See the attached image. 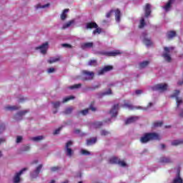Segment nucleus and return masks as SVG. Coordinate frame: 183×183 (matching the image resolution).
Segmentation results:
<instances>
[{
    "mask_svg": "<svg viewBox=\"0 0 183 183\" xmlns=\"http://www.w3.org/2000/svg\"><path fill=\"white\" fill-rule=\"evenodd\" d=\"M152 139H160L159 136L157 133H146L140 139L142 144H147Z\"/></svg>",
    "mask_w": 183,
    "mask_h": 183,
    "instance_id": "nucleus-1",
    "label": "nucleus"
},
{
    "mask_svg": "<svg viewBox=\"0 0 183 183\" xmlns=\"http://www.w3.org/2000/svg\"><path fill=\"white\" fill-rule=\"evenodd\" d=\"M92 28H96V29L93 31L94 35H97V34H101L102 31L100 28H98V24H97L95 22H91L86 24L87 29H92Z\"/></svg>",
    "mask_w": 183,
    "mask_h": 183,
    "instance_id": "nucleus-2",
    "label": "nucleus"
},
{
    "mask_svg": "<svg viewBox=\"0 0 183 183\" xmlns=\"http://www.w3.org/2000/svg\"><path fill=\"white\" fill-rule=\"evenodd\" d=\"M174 51V47H164V53L163 54V57L167 62H171V56L169 54Z\"/></svg>",
    "mask_w": 183,
    "mask_h": 183,
    "instance_id": "nucleus-3",
    "label": "nucleus"
},
{
    "mask_svg": "<svg viewBox=\"0 0 183 183\" xmlns=\"http://www.w3.org/2000/svg\"><path fill=\"white\" fill-rule=\"evenodd\" d=\"M167 89H168V84H159L153 87V91H160L161 92H164Z\"/></svg>",
    "mask_w": 183,
    "mask_h": 183,
    "instance_id": "nucleus-4",
    "label": "nucleus"
},
{
    "mask_svg": "<svg viewBox=\"0 0 183 183\" xmlns=\"http://www.w3.org/2000/svg\"><path fill=\"white\" fill-rule=\"evenodd\" d=\"M110 164H118L121 167H127V163L124 161L119 160L118 157H112L109 160Z\"/></svg>",
    "mask_w": 183,
    "mask_h": 183,
    "instance_id": "nucleus-5",
    "label": "nucleus"
},
{
    "mask_svg": "<svg viewBox=\"0 0 183 183\" xmlns=\"http://www.w3.org/2000/svg\"><path fill=\"white\" fill-rule=\"evenodd\" d=\"M27 170H28L27 168H24L21 169L19 172L16 173L13 179L14 183H19V181H21V175H22L24 172H25V171H27Z\"/></svg>",
    "mask_w": 183,
    "mask_h": 183,
    "instance_id": "nucleus-6",
    "label": "nucleus"
},
{
    "mask_svg": "<svg viewBox=\"0 0 183 183\" xmlns=\"http://www.w3.org/2000/svg\"><path fill=\"white\" fill-rule=\"evenodd\" d=\"M72 142L69 141L66 144V154L67 157H72V154H74V152L71 149V147H72Z\"/></svg>",
    "mask_w": 183,
    "mask_h": 183,
    "instance_id": "nucleus-7",
    "label": "nucleus"
},
{
    "mask_svg": "<svg viewBox=\"0 0 183 183\" xmlns=\"http://www.w3.org/2000/svg\"><path fill=\"white\" fill-rule=\"evenodd\" d=\"M178 95H179V90H176L172 95V98H176L177 107L182 104V99L181 97H178Z\"/></svg>",
    "mask_w": 183,
    "mask_h": 183,
    "instance_id": "nucleus-8",
    "label": "nucleus"
},
{
    "mask_svg": "<svg viewBox=\"0 0 183 183\" xmlns=\"http://www.w3.org/2000/svg\"><path fill=\"white\" fill-rule=\"evenodd\" d=\"M124 107H127V108H129V109H144V110H147V109H148V108H149V107H152V103H149V106L147 107H144V108H142V107H134L131 104H125Z\"/></svg>",
    "mask_w": 183,
    "mask_h": 183,
    "instance_id": "nucleus-9",
    "label": "nucleus"
},
{
    "mask_svg": "<svg viewBox=\"0 0 183 183\" xmlns=\"http://www.w3.org/2000/svg\"><path fill=\"white\" fill-rule=\"evenodd\" d=\"M42 169V164H39L34 171L31 173V178H36Z\"/></svg>",
    "mask_w": 183,
    "mask_h": 183,
    "instance_id": "nucleus-10",
    "label": "nucleus"
},
{
    "mask_svg": "<svg viewBox=\"0 0 183 183\" xmlns=\"http://www.w3.org/2000/svg\"><path fill=\"white\" fill-rule=\"evenodd\" d=\"M83 75L86 80L93 79H94V72L89 71L86 70L83 71Z\"/></svg>",
    "mask_w": 183,
    "mask_h": 183,
    "instance_id": "nucleus-11",
    "label": "nucleus"
},
{
    "mask_svg": "<svg viewBox=\"0 0 183 183\" xmlns=\"http://www.w3.org/2000/svg\"><path fill=\"white\" fill-rule=\"evenodd\" d=\"M36 49H40L41 54H46V51H48V42H45L41 46L36 47Z\"/></svg>",
    "mask_w": 183,
    "mask_h": 183,
    "instance_id": "nucleus-12",
    "label": "nucleus"
},
{
    "mask_svg": "<svg viewBox=\"0 0 183 183\" xmlns=\"http://www.w3.org/2000/svg\"><path fill=\"white\" fill-rule=\"evenodd\" d=\"M119 108V104H116L110 110L109 114H110L112 117H117V115L118 114Z\"/></svg>",
    "mask_w": 183,
    "mask_h": 183,
    "instance_id": "nucleus-13",
    "label": "nucleus"
},
{
    "mask_svg": "<svg viewBox=\"0 0 183 183\" xmlns=\"http://www.w3.org/2000/svg\"><path fill=\"white\" fill-rule=\"evenodd\" d=\"M142 38L143 39L144 44H146V46H151L152 45V41L151 39L147 38V34L143 33Z\"/></svg>",
    "mask_w": 183,
    "mask_h": 183,
    "instance_id": "nucleus-14",
    "label": "nucleus"
},
{
    "mask_svg": "<svg viewBox=\"0 0 183 183\" xmlns=\"http://www.w3.org/2000/svg\"><path fill=\"white\" fill-rule=\"evenodd\" d=\"M144 16H146V18H148L149 16V15H151V4H147L145 7H144Z\"/></svg>",
    "mask_w": 183,
    "mask_h": 183,
    "instance_id": "nucleus-15",
    "label": "nucleus"
},
{
    "mask_svg": "<svg viewBox=\"0 0 183 183\" xmlns=\"http://www.w3.org/2000/svg\"><path fill=\"white\" fill-rule=\"evenodd\" d=\"M112 69H113L112 66H106L102 70H100L99 71V75H104V74H105V72L112 71Z\"/></svg>",
    "mask_w": 183,
    "mask_h": 183,
    "instance_id": "nucleus-16",
    "label": "nucleus"
},
{
    "mask_svg": "<svg viewBox=\"0 0 183 183\" xmlns=\"http://www.w3.org/2000/svg\"><path fill=\"white\" fill-rule=\"evenodd\" d=\"M138 119H139V117H132L126 120L125 124L126 125L134 124V122H136V121H138Z\"/></svg>",
    "mask_w": 183,
    "mask_h": 183,
    "instance_id": "nucleus-17",
    "label": "nucleus"
},
{
    "mask_svg": "<svg viewBox=\"0 0 183 183\" xmlns=\"http://www.w3.org/2000/svg\"><path fill=\"white\" fill-rule=\"evenodd\" d=\"M69 12V10L68 9H66L63 11V12L60 16L61 21H65V19H66Z\"/></svg>",
    "mask_w": 183,
    "mask_h": 183,
    "instance_id": "nucleus-18",
    "label": "nucleus"
},
{
    "mask_svg": "<svg viewBox=\"0 0 183 183\" xmlns=\"http://www.w3.org/2000/svg\"><path fill=\"white\" fill-rule=\"evenodd\" d=\"M92 46H94V43L92 42H87L81 44L82 49H88L92 48Z\"/></svg>",
    "mask_w": 183,
    "mask_h": 183,
    "instance_id": "nucleus-19",
    "label": "nucleus"
},
{
    "mask_svg": "<svg viewBox=\"0 0 183 183\" xmlns=\"http://www.w3.org/2000/svg\"><path fill=\"white\" fill-rule=\"evenodd\" d=\"M114 12L116 21L117 22H119V21H121V11H119V9H117L114 11Z\"/></svg>",
    "mask_w": 183,
    "mask_h": 183,
    "instance_id": "nucleus-20",
    "label": "nucleus"
},
{
    "mask_svg": "<svg viewBox=\"0 0 183 183\" xmlns=\"http://www.w3.org/2000/svg\"><path fill=\"white\" fill-rule=\"evenodd\" d=\"M174 0H169L168 3L164 6V10L166 12H168L171 9V5H172Z\"/></svg>",
    "mask_w": 183,
    "mask_h": 183,
    "instance_id": "nucleus-21",
    "label": "nucleus"
},
{
    "mask_svg": "<svg viewBox=\"0 0 183 183\" xmlns=\"http://www.w3.org/2000/svg\"><path fill=\"white\" fill-rule=\"evenodd\" d=\"M74 23H75V20L69 21L68 22H66L63 25L62 29H66L67 28H69V26H71V25H72Z\"/></svg>",
    "mask_w": 183,
    "mask_h": 183,
    "instance_id": "nucleus-22",
    "label": "nucleus"
},
{
    "mask_svg": "<svg viewBox=\"0 0 183 183\" xmlns=\"http://www.w3.org/2000/svg\"><path fill=\"white\" fill-rule=\"evenodd\" d=\"M49 4H46L44 5H42L41 4H38L35 6L36 9H45V8H49Z\"/></svg>",
    "mask_w": 183,
    "mask_h": 183,
    "instance_id": "nucleus-23",
    "label": "nucleus"
},
{
    "mask_svg": "<svg viewBox=\"0 0 183 183\" xmlns=\"http://www.w3.org/2000/svg\"><path fill=\"white\" fill-rule=\"evenodd\" d=\"M167 36L169 39H172L174 36H177V32L174 31H168Z\"/></svg>",
    "mask_w": 183,
    "mask_h": 183,
    "instance_id": "nucleus-24",
    "label": "nucleus"
},
{
    "mask_svg": "<svg viewBox=\"0 0 183 183\" xmlns=\"http://www.w3.org/2000/svg\"><path fill=\"white\" fill-rule=\"evenodd\" d=\"M119 54H121V52H119V50H117L114 51H109L107 53V55H108V56H117V55H119Z\"/></svg>",
    "mask_w": 183,
    "mask_h": 183,
    "instance_id": "nucleus-25",
    "label": "nucleus"
},
{
    "mask_svg": "<svg viewBox=\"0 0 183 183\" xmlns=\"http://www.w3.org/2000/svg\"><path fill=\"white\" fill-rule=\"evenodd\" d=\"M89 109H92V111L95 112L97 110V109H95V107H90L89 109H86L84 110H82L81 112V114H82V115H86L89 111Z\"/></svg>",
    "mask_w": 183,
    "mask_h": 183,
    "instance_id": "nucleus-26",
    "label": "nucleus"
},
{
    "mask_svg": "<svg viewBox=\"0 0 183 183\" xmlns=\"http://www.w3.org/2000/svg\"><path fill=\"white\" fill-rule=\"evenodd\" d=\"M95 142H97V138L93 137V138L87 140L86 145H94V144H95Z\"/></svg>",
    "mask_w": 183,
    "mask_h": 183,
    "instance_id": "nucleus-27",
    "label": "nucleus"
},
{
    "mask_svg": "<svg viewBox=\"0 0 183 183\" xmlns=\"http://www.w3.org/2000/svg\"><path fill=\"white\" fill-rule=\"evenodd\" d=\"M42 139H44V136H37L31 138V141H34V142L42 141Z\"/></svg>",
    "mask_w": 183,
    "mask_h": 183,
    "instance_id": "nucleus-28",
    "label": "nucleus"
},
{
    "mask_svg": "<svg viewBox=\"0 0 183 183\" xmlns=\"http://www.w3.org/2000/svg\"><path fill=\"white\" fill-rule=\"evenodd\" d=\"M160 162H162L163 164H168L171 162V159L169 157H162L160 159Z\"/></svg>",
    "mask_w": 183,
    "mask_h": 183,
    "instance_id": "nucleus-29",
    "label": "nucleus"
},
{
    "mask_svg": "<svg viewBox=\"0 0 183 183\" xmlns=\"http://www.w3.org/2000/svg\"><path fill=\"white\" fill-rule=\"evenodd\" d=\"M181 144H183V141H181V140H174L173 142H172V145H173L174 147H177L178 145H181Z\"/></svg>",
    "mask_w": 183,
    "mask_h": 183,
    "instance_id": "nucleus-30",
    "label": "nucleus"
},
{
    "mask_svg": "<svg viewBox=\"0 0 183 183\" xmlns=\"http://www.w3.org/2000/svg\"><path fill=\"white\" fill-rule=\"evenodd\" d=\"M59 61V58L57 57H51L48 60L49 64H54V62H58Z\"/></svg>",
    "mask_w": 183,
    "mask_h": 183,
    "instance_id": "nucleus-31",
    "label": "nucleus"
},
{
    "mask_svg": "<svg viewBox=\"0 0 183 183\" xmlns=\"http://www.w3.org/2000/svg\"><path fill=\"white\" fill-rule=\"evenodd\" d=\"M149 64V61H143V62L140 63L139 67L145 68L146 66H148Z\"/></svg>",
    "mask_w": 183,
    "mask_h": 183,
    "instance_id": "nucleus-32",
    "label": "nucleus"
},
{
    "mask_svg": "<svg viewBox=\"0 0 183 183\" xmlns=\"http://www.w3.org/2000/svg\"><path fill=\"white\" fill-rule=\"evenodd\" d=\"M19 107L16 106H8L6 107V109H8L9 111H15V109H18Z\"/></svg>",
    "mask_w": 183,
    "mask_h": 183,
    "instance_id": "nucleus-33",
    "label": "nucleus"
},
{
    "mask_svg": "<svg viewBox=\"0 0 183 183\" xmlns=\"http://www.w3.org/2000/svg\"><path fill=\"white\" fill-rule=\"evenodd\" d=\"M144 26H145V19H144V17H142L139 28H144Z\"/></svg>",
    "mask_w": 183,
    "mask_h": 183,
    "instance_id": "nucleus-34",
    "label": "nucleus"
},
{
    "mask_svg": "<svg viewBox=\"0 0 183 183\" xmlns=\"http://www.w3.org/2000/svg\"><path fill=\"white\" fill-rule=\"evenodd\" d=\"M173 183H182V179H181V177H179V176H177L173 180Z\"/></svg>",
    "mask_w": 183,
    "mask_h": 183,
    "instance_id": "nucleus-35",
    "label": "nucleus"
},
{
    "mask_svg": "<svg viewBox=\"0 0 183 183\" xmlns=\"http://www.w3.org/2000/svg\"><path fill=\"white\" fill-rule=\"evenodd\" d=\"M75 97L74 96H69L63 99V104L65 102H68V101H71V99H74Z\"/></svg>",
    "mask_w": 183,
    "mask_h": 183,
    "instance_id": "nucleus-36",
    "label": "nucleus"
},
{
    "mask_svg": "<svg viewBox=\"0 0 183 183\" xmlns=\"http://www.w3.org/2000/svg\"><path fill=\"white\" fill-rule=\"evenodd\" d=\"M26 112H28L26 111V110L19 112L16 114V118H18V117H24V115L26 114Z\"/></svg>",
    "mask_w": 183,
    "mask_h": 183,
    "instance_id": "nucleus-37",
    "label": "nucleus"
},
{
    "mask_svg": "<svg viewBox=\"0 0 183 183\" xmlns=\"http://www.w3.org/2000/svg\"><path fill=\"white\" fill-rule=\"evenodd\" d=\"M88 65L89 66H96V65H97V60H91L90 61H89Z\"/></svg>",
    "mask_w": 183,
    "mask_h": 183,
    "instance_id": "nucleus-38",
    "label": "nucleus"
},
{
    "mask_svg": "<svg viewBox=\"0 0 183 183\" xmlns=\"http://www.w3.org/2000/svg\"><path fill=\"white\" fill-rule=\"evenodd\" d=\"M74 110V107H69L67 108L65 111H64V114H71V112H72V111Z\"/></svg>",
    "mask_w": 183,
    "mask_h": 183,
    "instance_id": "nucleus-39",
    "label": "nucleus"
},
{
    "mask_svg": "<svg viewBox=\"0 0 183 183\" xmlns=\"http://www.w3.org/2000/svg\"><path fill=\"white\" fill-rule=\"evenodd\" d=\"M54 108H59L61 105V102H56L52 103Z\"/></svg>",
    "mask_w": 183,
    "mask_h": 183,
    "instance_id": "nucleus-40",
    "label": "nucleus"
},
{
    "mask_svg": "<svg viewBox=\"0 0 183 183\" xmlns=\"http://www.w3.org/2000/svg\"><path fill=\"white\" fill-rule=\"evenodd\" d=\"M78 88H81V84H74V85L70 86V89H78Z\"/></svg>",
    "mask_w": 183,
    "mask_h": 183,
    "instance_id": "nucleus-41",
    "label": "nucleus"
},
{
    "mask_svg": "<svg viewBox=\"0 0 183 183\" xmlns=\"http://www.w3.org/2000/svg\"><path fill=\"white\" fill-rule=\"evenodd\" d=\"M102 125V122H97L94 124V128H99Z\"/></svg>",
    "mask_w": 183,
    "mask_h": 183,
    "instance_id": "nucleus-42",
    "label": "nucleus"
},
{
    "mask_svg": "<svg viewBox=\"0 0 183 183\" xmlns=\"http://www.w3.org/2000/svg\"><path fill=\"white\" fill-rule=\"evenodd\" d=\"M81 153L82 154V155H90V152L85 150V149H81Z\"/></svg>",
    "mask_w": 183,
    "mask_h": 183,
    "instance_id": "nucleus-43",
    "label": "nucleus"
},
{
    "mask_svg": "<svg viewBox=\"0 0 183 183\" xmlns=\"http://www.w3.org/2000/svg\"><path fill=\"white\" fill-rule=\"evenodd\" d=\"M47 72L48 74H52L54 72H55V68L51 67L47 69Z\"/></svg>",
    "mask_w": 183,
    "mask_h": 183,
    "instance_id": "nucleus-44",
    "label": "nucleus"
},
{
    "mask_svg": "<svg viewBox=\"0 0 183 183\" xmlns=\"http://www.w3.org/2000/svg\"><path fill=\"white\" fill-rule=\"evenodd\" d=\"M162 122H156L154 123V127H162Z\"/></svg>",
    "mask_w": 183,
    "mask_h": 183,
    "instance_id": "nucleus-45",
    "label": "nucleus"
},
{
    "mask_svg": "<svg viewBox=\"0 0 183 183\" xmlns=\"http://www.w3.org/2000/svg\"><path fill=\"white\" fill-rule=\"evenodd\" d=\"M114 13V10H111L110 11H109L108 13H107L106 16L107 18H111V15H112V14Z\"/></svg>",
    "mask_w": 183,
    "mask_h": 183,
    "instance_id": "nucleus-46",
    "label": "nucleus"
},
{
    "mask_svg": "<svg viewBox=\"0 0 183 183\" xmlns=\"http://www.w3.org/2000/svg\"><path fill=\"white\" fill-rule=\"evenodd\" d=\"M22 142V137L18 136L16 138V143L19 144V142Z\"/></svg>",
    "mask_w": 183,
    "mask_h": 183,
    "instance_id": "nucleus-47",
    "label": "nucleus"
},
{
    "mask_svg": "<svg viewBox=\"0 0 183 183\" xmlns=\"http://www.w3.org/2000/svg\"><path fill=\"white\" fill-rule=\"evenodd\" d=\"M61 127H59V129H56V130L54 131V135H56V134H59V131H61Z\"/></svg>",
    "mask_w": 183,
    "mask_h": 183,
    "instance_id": "nucleus-48",
    "label": "nucleus"
},
{
    "mask_svg": "<svg viewBox=\"0 0 183 183\" xmlns=\"http://www.w3.org/2000/svg\"><path fill=\"white\" fill-rule=\"evenodd\" d=\"M61 46H63V48H71V46L68 44H63Z\"/></svg>",
    "mask_w": 183,
    "mask_h": 183,
    "instance_id": "nucleus-49",
    "label": "nucleus"
},
{
    "mask_svg": "<svg viewBox=\"0 0 183 183\" xmlns=\"http://www.w3.org/2000/svg\"><path fill=\"white\" fill-rule=\"evenodd\" d=\"M108 134H109V132H107V131H105V130H102V132H101V134L102 135H108Z\"/></svg>",
    "mask_w": 183,
    "mask_h": 183,
    "instance_id": "nucleus-50",
    "label": "nucleus"
},
{
    "mask_svg": "<svg viewBox=\"0 0 183 183\" xmlns=\"http://www.w3.org/2000/svg\"><path fill=\"white\" fill-rule=\"evenodd\" d=\"M112 94V91L111 89H109L107 92H105L104 95H111Z\"/></svg>",
    "mask_w": 183,
    "mask_h": 183,
    "instance_id": "nucleus-51",
    "label": "nucleus"
},
{
    "mask_svg": "<svg viewBox=\"0 0 183 183\" xmlns=\"http://www.w3.org/2000/svg\"><path fill=\"white\" fill-rule=\"evenodd\" d=\"M142 92V90H136V91H135V94H136L137 95L141 94Z\"/></svg>",
    "mask_w": 183,
    "mask_h": 183,
    "instance_id": "nucleus-52",
    "label": "nucleus"
},
{
    "mask_svg": "<svg viewBox=\"0 0 183 183\" xmlns=\"http://www.w3.org/2000/svg\"><path fill=\"white\" fill-rule=\"evenodd\" d=\"M51 171H53V172L58 171V167H51Z\"/></svg>",
    "mask_w": 183,
    "mask_h": 183,
    "instance_id": "nucleus-53",
    "label": "nucleus"
},
{
    "mask_svg": "<svg viewBox=\"0 0 183 183\" xmlns=\"http://www.w3.org/2000/svg\"><path fill=\"white\" fill-rule=\"evenodd\" d=\"M28 150H29V146H26L23 149V151H28Z\"/></svg>",
    "mask_w": 183,
    "mask_h": 183,
    "instance_id": "nucleus-54",
    "label": "nucleus"
},
{
    "mask_svg": "<svg viewBox=\"0 0 183 183\" xmlns=\"http://www.w3.org/2000/svg\"><path fill=\"white\" fill-rule=\"evenodd\" d=\"M5 129V127H1V128H0V134L1 133V132H4V130Z\"/></svg>",
    "mask_w": 183,
    "mask_h": 183,
    "instance_id": "nucleus-55",
    "label": "nucleus"
},
{
    "mask_svg": "<svg viewBox=\"0 0 183 183\" xmlns=\"http://www.w3.org/2000/svg\"><path fill=\"white\" fill-rule=\"evenodd\" d=\"M5 141V139H0V144H1V142H4Z\"/></svg>",
    "mask_w": 183,
    "mask_h": 183,
    "instance_id": "nucleus-56",
    "label": "nucleus"
},
{
    "mask_svg": "<svg viewBox=\"0 0 183 183\" xmlns=\"http://www.w3.org/2000/svg\"><path fill=\"white\" fill-rule=\"evenodd\" d=\"M180 117H182L183 118V112H182L180 113Z\"/></svg>",
    "mask_w": 183,
    "mask_h": 183,
    "instance_id": "nucleus-57",
    "label": "nucleus"
},
{
    "mask_svg": "<svg viewBox=\"0 0 183 183\" xmlns=\"http://www.w3.org/2000/svg\"><path fill=\"white\" fill-rule=\"evenodd\" d=\"M162 148L164 149L165 148V145L164 144H162Z\"/></svg>",
    "mask_w": 183,
    "mask_h": 183,
    "instance_id": "nucleus-58",
    "label": "nucleus"
},
{
    "mask_svg": "<svg viewBox=\"0 0 183 183\" xmlns=\"http://www.w3.org/2000/svg\"><path fill=\"white\" fill-rule=\"evenodd\" d=\"M79 132V130H76V131H75V133H76V134H78Z\"/></svg>",
    "mask_w": 183,
    "mask_h": 183,
    "instance_id": "nucleus-59",
    "label": "nucleus"
},
{
    "mask_svg": "<svg viewBox=\"0 0 183 183\" xmlns=\"http://www.w3.org/2000/svg\"><path fill=\"white\" fill-rule=\"evenodd\" d=\"M2 157V152H0V157Z\"/></svg>",
    "mask_w": 183,
    "mask_h": 183,
    "instance_id": "nucleus-60",
    "label": "nucleus"
},
{
    "mask_svg": "<svg viewBox=\"0 0 183 183\" xmlns=\"http://www.w3.org/2000/svg\"><path fill=\"white\" fill-rule=\"evenodd\" d=\"M63 183H68V180L64 181Z\"/></svg>",
    "mask_w": 183,
    "mask_h": 183,
    "instance_id": "nucleus-61",
    "label": "nucleus"
},
{
    "mask_svg": "<svg viewBox=\"0 0 183 183\" xmlns=\"http://www.w3.org/2000/svg\"><path fill=\"white\" fill-rule=\"evenodd\" d=\"M54 114H56V112H54Z\"/></svg>",
    "mask_w": 183,
    "mask_h": 183,
    "instance_id": "nucleus-62",
    "label": "nucleus"
}]
</instances>
